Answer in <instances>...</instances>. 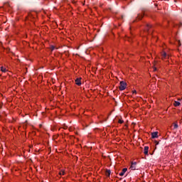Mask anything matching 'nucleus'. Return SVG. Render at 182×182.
I'll use <instances>...</instances> for the list:
<instances>
[{
	"instance_id": "nucleus-1",
	"label": "nucleus",
	"mask_w": 182,
	"mask_h": 182,
	"mask_svg": "<svg viewBox=\"0 0 182 182\" xmlns=\"http://www.w3.org/2000/svg\"><path fill=\"white\" fill-rule=\"evenodd\" d=\"M151 25L147 24L145 28V32H146V33H148L149 35H151V33H153V29H151Z\"/></svg>"
},
{
	"instance_id": "nucleus-2",
	"label": "nucleus",
	"mask_w": 182,
	"mask_h": 182,
	"mask_svg": "<svg viewBox=\"0 0 182 182\" xmlns=\"http://www.w3.org/2000/svg\"><path fill=\"white\" fill-rule=\"evenodd\" d=\"M119 85V90H124V89H126V86H127V84L124 82V81H121Z\"/></svg>"
},
{
	"instance_id": "nucleus-3",
	"label": "nucleus",
	"mask_w": 182,
	"mask_h": 182,
	"mask_svg": "<svg viewBox=\"0 0 182 182\" xmlns=\"http://www.w3.org/2000/svg\"><path fill=\"white\" fill-rule=\"evenodd\" d=\"M82 77H79V78H77L75 80V84L77 85V86H80L82 85Z\"/></svg>"
},
{
	"instance_id": "nucleus-4",
	"label": "nucleus",
	"mask_w": 182,
	"mask_h": 182,
	"mask_svg": "<svg viewBox=\"0 0 182 182\" xmlns=\"http://www.w3.org/2000/svg\"><path fill=\"white\" fill-rule=\"evenodd\" d=\"M151 137L153 139H157L159 137V132H154L151 133Z\"/></svg>"
},
{
	"instance_id": "nucleus-5",
	"label": "nucleus",
	"mask_w": 182,
	"mask_h": 182,
	"mask_svg": "<svg viewBox=\"0 0 182 182\" xmlns=\"http://www.w3.org/2000/svg\"><path fill=\"white\" fill-rule=\"evenodd\" d=\"M137 165V163L136 162H132V165L130 166V168L132 170H136V166Z\"/></svg>"
},
{
	"instance_id": "nucleus-6",
	"label": "nucleus",
	"mask_w": 182,
	"mask_h": 182,
	"mask_svg": "<svg viewBox=\"0 0 182 182\" xmlns=\"http://www.w3.org/2000/svg\"><path fill=\"white\" fill-rule=\"evenodd\" d=\"M127 171V168H124L122 171V172L119 173V176H124V173Z\"/></svg>"
},
{
	"instance_id": "nucleus-7",
	"label": "nucleus",
	"mask_w": 182,
	"mask_h": 182,
	"mask_svg": "<svg viewBox=\"0 0 182 182\" xmlns=\"http://www.w3.org/2000/svg\"><path fill=\"white\" fill-rule=\"evenodd\" d=\"M144 154H145V155L149 154V146H144Z\"/></svg>"
},
{
	"instance_id": "nucleus-8",
	"label": "nucleus",
	"mask_w": 182,
	"mask_h": 182,
	"mask_svg": "<svg viewBox=\"0 0 182 182\" xmlns=\"http://www.w3.org/2000/svg\"><path fill=\"white\" fill-rule=\"evenodd\" d=\"M110 173H111V171L109 169H107L106 171L105 174H106L107 177H110Z\"/></svg>"
},
{
	"instance_id": "nucleus-9",
	"label": "nucleus",
	"mask_w": 182,
	"mask_h": 182,
	"mask_svg": "<svg viewBox=\"0 0 182 182\" xmlns=\"http://www.w3.org/2000/svg\"><path fill=\"white\" fill-rule=\"evenodd\" d=\"M173 105L177 107V106H180V102L174 101Z\"/></svg>"
},
{
	"instance_id": "nucleus-10",
	"label": "nucleus",
	"mask_w": 182,
	"mask_h": 182,
	"mask_svg": "<svg viewBox=\"0 0 182 182\" xmlns=\"http://www.w3.org/2000/svg\"><path fill=\"white\" fill-rule=\"evenodd\" d=\"M144 16V14H138V16H137V19H139V21H140L143 16Z\"/></svg>"
},
{
	"instance_id": "nucleus-11",
	"label": "nucleus",
	"mask_w": 182,
	"mask_h": 182,
	"mask_svg": "<svg viewBox=\"0 0 182 182\" xmlns=\"http://www.w3.org/2000/svg\"><path fill=\"white\" fill-rule=\"evenodd\" d=\"M1 72H3L4 73H5V72H6V68H4V67H1Z\"/></svg>"
},
{
	"instance_id": "nucleus-12",
	"label": "nucleus",
	"mask_w": 182,
	"mask_h": 182,
	"mask_svg": "<svg viewBox=\"0 0 182 182\" xmlns=\"http://www.w3.org/2000/svg\"><path fill=\"white\" fill-rule=\"evenodd\" d=\"M59 174H60V176H65V171H60Z\"/></svg>"
},
{
	"instance_id": "nucleus-13",
	"label": "nucleus",
	"mask_w": 182,
	"mask_h": 182,
	"mask_svg": "<svg viewBox=\"0 0 182 182\" xmlns=\"http://www.w3.org/2000/svg\"><path fill=\"white\" fill-rule=\"evenodd\" d=\"M124 121L122 120V119H119L118 121V123H119L120 124H123Z\"/></svg>"
},
{
	"instance_id": "nucleus-14",
	"label": "nucleus",
	"mask_w": 182,
	"mask_h": 182,
	"mask_svg": "<svg viewBox=\"0 0 182 182\" xmlns=\"http://www.w3.org/2000/svg\"><path fill=\"white\" fill-rule=\"evenodd\" d=\"M163 58H166L167 56V53H164L163 55H162Z\"/></svg>"
},
{
	"instance_id": "nucleus-15",
	"label": "nucleus",
	"mask_w": 182,
	"mask_h": 182,
	"mask_svg": "<svg viewBox=\"0 0 182 182\" xmlns=\"http://www.w3.org/2000/svg\"><path fill=\"white\" fill-rule=\"evenodd\" d=\"M178 124H174V129H178Z\"/></svg>"
},
{
	"instance_id": "nucleus-16",
	"label": "nucleus",
	"mask_w": 182,
	"mask_h": 182,
	"mask_svg": "<svg viewBox=\"0 0 182 182\" xmlns=\"http://www.w3.org/2000/svg\"><path fill=\"white\" fill-rule=\"evenodd\" d=\"M65 54L66 55V56H68V55L69 54V52L65 51Z\"/></svg>"
},
{
	"instance_id": "nucleus-17",
	"label": "nucleus",
	"mask_w": 182,
	"mask_h": 182,
	"mask_svg": "<svg viewBox=\"0 0 182 182\" xmlns=\"http://www.w3.org/2000/svg\"><path fill=\"white\" fill-rule=\"evenodd\" d=\"M55 50V46H51V50Z\"/></svg>"
},
{
	"instance_id": "nucleus-18",
	"label": "nucleus",
	"mask_w": 182,
	"mask_h": 182,
	"mask_svg": "<svg viewBox=\"0 0 182 182\" xmlns=\"http://www.w3.org/2000/svg\"><path fill=\"white\" fill-rule=\"evenodd\" d=\"M157 70V68L156 67L154 68V72H156Z\"/></svg>"
},
{
	"instance_id": "nucleus-19",
	"label": "nucleus",
	"mask_w": 182,
	"mask_h": 182,
	"mask_svg": "<svg viewBox=\"0 0 182 182\" xmlns=\"http://www.w3.org/2000/svg\"><path fill=\"white\" fill-rule=\"evenodd\" d=\"M155 143H156V146H157L159 144V141H155Z\"/></svg>"
},
{
	"instance_id": "nucleus-20",
	"label": "nucleus",
	"mask_w": 182,
	"mask_h": 182,
	"mask_svg": "<svg viewBox=\"0 0 182 182\" xmlns=\"http://www.w3.org/2000/svg\"><path fill=\"white\" fill-rule=\"evenodd\" d=\"M181 26H182V23H180V24H179V28H180Z\"/></svg>"
},
{
	"instance_id": "nucleus-21",
	"label": "nucleus",
	"mask_w": 182,
	"mask_h": 182,
	"mask_svg": "<svg viewBox=\"0 0 182 182\" xmlns=\"http://www.w3.org/2000/svg\"><path fill=\"white\" fill-rule=\"evenodd\" d=\"M133 93H136V90L133 91Z\"/></svg>"
},
{
	"instance_id": "nucleus-22",
	"label": "nucleus",
	"mask_w": 182,
	"mask_h": 182,
	"mask_svg": "<svg viewBox=\"0 0 182 182\" xmlns=\"http://www.w3.org/2000/svg\"><path fill=\"white\" fill-rule=\"evenodd\" d=\"M128 41H129V42H130V41H131V38H129V39H128Z\"/></svg>"
}]
</instances>
